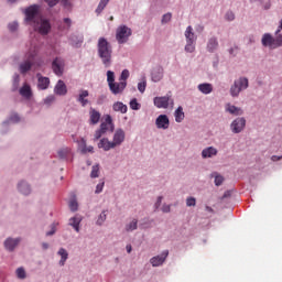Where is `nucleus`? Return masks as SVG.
<instances>
[{"label":"nucleus","instance_id":"1","mask_svg":"<svg viewBox=\"0 0 282 282\" xmlns=\"http://www.w3.org/2000/svg\"><path fill=\"white\" fill-rule=\"evenodd\" d=\"M25 21L29 25H32L35 32L46 36L52 30V24L47 19L41 15V6L32 4L24 10Z\"/></svg>","mask_w":282,"mask_h":282},{"label":"nucleus","instance_id":"2","mask_svg":"<svg viewBox=\"0 0 282 282\" xmlns=\"http://www.w3.org/2000/svg\"><path fill=\"white\" fill-rule=\"evenodd\" d=\"M97 50L98 56L101 58L105 67H111V54H113V50L107 39L99 37Z\"/></svg>","mask_w":282,"mask_h":282},{"label":"nucleus","instance_id":"3","mask_svg":"<svg viewBox=\"0 0 282 282\" xmlns=\"http://www.w3.org/2000/svg\"><path fill=\"white\" fill-rule=\"evenodd\" d=\"M262 45L264 47H269L270 50H276V47H282V34L281 31L278 30L275 32V37L270 33H265L262 36Z\"/></svg>","mask_w":282,"mask_h":282},{"label":"nucleus","instance_id":"4","mask_svg":"<svg viewBox=\"0 0 282 282\" xmlns=\"http://www.w3.org/2000/svg\"><path fill=\"white\" fill-rule=\"evenodd\" d=\"M37 54L39 48L36 46L30 48V51L26 53V59L20 64L19 69L21 74H28V72L32 69V65Z\"/></svg>","mask_w":282,"mask_h":282},{"label":"nucleus","instance_id":"5","mask_svg":"<svg viewBox=\"0 0 282 282\" xmlns=\"http://www.w3.org/2000/svg\"><path fill=\"white\" fill-rule=\"evenodd\" d=\"M249 82L246 77H240L234 82V85L230 87V95L232 98H237L241 91L246 90Z\"/></svg>","mask_w":282,"mask_h":282},{"label":"nucleus","instance_id":"6","mask_svg":"<svg viewBox=\"0 0 282 282\" xmlns=\"http://www.w3.org/2000/svg\"><path fill=\"white\" fill-rule=\"evenodd\" d=\"M133 32L131 31V28L122 24L119 28H117L116 31V39L120 45L127 43L129 41V36H131Z\"/></svg>","mask_w":282,"mask_h":282},{"label":"nucleus","instance_id":"7","mask_svg":"<svg viewBox=\"0 0 282 282\" xmlns=\"http://www.w3.org/2000/svg\"><path fill=\"white\" fill-rule=\"evenodd\" d=\"M153 102L154 107L158 109H169L170 105L173 106V99L169 95L163 97H155Z\"/></svg>","mask_w":282,"mask_h":282},{"label":"nucleus","instance_id":"8","mask_svg":"<svg viewBox=\"0 0 282 282\" xmlns=\"http://www.w3.org/2000/svg\"><path fill=\"white\" fill-rule=\"evenodd\" d=\"M169 257V250H164L160 256H155L150 259V263L152 268H160V265H164V261H166Z\"/></svg>","mask_w":282,"mask_h":282},{"label":"nucleus","instance_id":"9","mask_svg":"<svg viewBox=\"0 0 282 282\" xmlns=\"http://www.w3.org/2000/svg\"><path fill=\"white\" fill-rule=\"evenodd\" d=\"M108 87L111 94H113V96H118L120 94H123L124 89H127V82H121V80H119V83L115 82Z\"/></svg>","mask_w":282,"mask_h":282},{"label":"nucleus","instance_id":"10","mask_svg":"<svg viewBox=\"0 0 282 282\" xmlns=\"http://www.w3.org/2000/svg\"><path fill=\"white\" fill-rule=\"evenodd\" d=\"M242 129H246V119L237 118L231 122L232 133H241Z\"/></svg>","mask_w":282,"mask_h":282},{"label":"nucleus","instance_id":"11","mask_svg":"<svg viewBox=\"0 0 282 282\" xmlns=\"http://www.w3.org/2000/svg\"><path fill=\"white\" fill-rule=\"evenodd\" d=\"M124 138H126L124 130L117 129L112 139V144H115V148L120 147L122 142H124Z\"/></svg>","mask_w":282,"mask_h":282},{"label":"nucleus","instance_id":"12","mask_svg":"<svg viewBox=\"0 0 282 282\" xmlns=\"http://www.w3.org/2000/svg\"><path fill=\"white\" fill-rule=\"evenodd\" d=\"M155 124L158 129H169L171 122L169 121V117L166 115H160L155 120Z\"/></svg>","mask_w":282,"mask_h":282},{"label":"nucleus","instance_id":"13","mask_svg":"<svg viewBox=\"0 0 282 282\" xmlns=\"http://www.w3.org/2000/svg\"><path fill=\"white\" fill-rule=\"evenodd\" d=\"M54 94H56V96H67V85H65V82L62 79L57 82L54 87Z\"/></svg>","mask_w":282,"mask_h":282},{"label":"nucleus","instance_id":"14","mask_svg":"<svg viewBox=\"0 0 282 282\" xmlns=\"http://www.w3.org/2000/svg\"><path fill=\"white\" fill-rule=\"evenodd\" d=\"M19 243H21V238H8L4 241V248L6 250H8L9 252H13L14 248H17L19 246Z\"/></svg>","mask_w":282,"mask_h":282},{"label":"nucleus","instance_id":"15","mask_svg":"<svg viewBox=\"0 0 282 282\" xmlns=\"http://www.w3.org/2000/svg\"><path fill=\"white\" fill-rule=\"evenodd\" d=\"M52 69L56 76H63V59L56 57L52 63Z\"/></svg>","mask_w":282,"mask_h":282},{"label":"nucleus","instance_id":"16","mask_svg":"<svg viewBox=\"0 0 282 282\" xmlns=\"http://www.w3.org/2000/svg\"><path fill=\"white\" fill-rule=\"evenodd\" d=\"M104 133L108 132L109 129L111 132H113V119H111V116L107 115L106 121L100 124L99 128Z\"/></svg>","mask_w":282,"mask_h":282},{"label":"nucleus","instance_id":"17","mask_svg":"<svg viewBox=\"0 0 282 282\" xmlns=\"http://www.w3.org/2000/svg\"><path fill=\"white\" fill-rule=\"evenodd\" d=\"M164 78V68L158 66L152 70V80L153 83H160V80Z\"/></svg>","mask_w":282,"mask_h":282},{"label":"nucleus","instance_id":"18","mask_svg":"<svg viewBox=\"0 0 282 282\" xmlns=\"http://www.w3.org/2000/svg\"><path fill=\"white\" fill-rule=\"evenodd\" d=\"M98 149H104L105 151H111V149H116L112 141H109V139L104 138L98 143Z\"/></svg>","mask_w":282,"mask_h":282},{"label":"nucleus","instance_id":"19","mask_svg":"<svg viewBox=\"0 0 282 282\" xmlns=\"http://www.w3.org/2000/svg\"><path fill=\"white\" fill-rule=\"evenodd\" d=\"M89 122L90 124H98L100 122V112L94 108L89 109Z\"/></svg>","mask_w":282,"mask_h":282},{"label":"nucleus","instance_id":"20","mask_svg":"<svg viewBox=\"0 0 282 282\" xmlns=\"http://www.w3.org/2000/svg\"><path fill=\"white\" fill-rule=\"evenodd\" d=\"M89 97V90H80L78 95V102L82 105V107H87L89 105V100L87 99Z\"/></svg>","mask_w":282,"mask_h":282},{"label":"nucleus","instance_id":"21","mask_svg":"<svg viewBox=\"0 0 282 282\" xmlns=\"http://www.w3.org/2000/svg\"><path fill=\"white\" fill-rule=\"evenodd\" d=\"M20 96L26 98V100H30V98H32V88L30 87V85L24 84L23 87L20 88Z\"/></svg>","mask_w":282,"mask_h":282},{"label":"nucleus","instance_id":"22","mask_svg":"<svg viewBox=\"0 0 282 282\" xmlns=\"http://www.w3.org/2000/svg\"><path fill=\"white\" fill-rule=\"evenodd\" d=\"M226 111H228V113H231V116H242L243 115V110H241V108L232 106L230 104L226 105Z\"/></svg>","mask_w":282,"mask_h":282},{"label":"nucleus","instance_id":"23","mask_svg":"<svg viewBox=\"0 0 282 282\" xmlns=\"http://www.w3.org/2000/svg\"><path fill=\"white\" fill-rule=\"evenodd\" d=\"M185 39L186 42L195 43L197 41V36H195V33L193 32V26H187L185 30Z\"/></svg>","mask_w":282,"mask_h":282},{"label":"nucleus","instance_id":"24","mask_svg":"<svg viewBox=\"0 0 282 282\" xmlns=\"http://www.w3.org/2000/svg\"><path fill=\"white\" fill-rule=\"evenodd\" d=\"M217 153H218V151L215 148L208 147L202 151V158H204V159L215 158V155H217Z\"/></svg>","mask_w":282,"mask_h":282},{"label":"nucleus","instance_id":"25","mask_svg":"<svg viewBox=\"0 0 282 282\" xmlns=\"http://www.w3.org/2000/svg\"><path fill=\"white\" fill-rule=\"evenodd\" d=\"M198 90L200 94H213V84L204 83L198 85Z\"/></svg>","mask_w":282,"mask_h":282},{"label":"nucleus","instance_id":"26","mask_svg":"<svg viewBox=\"0 0 282 282\" xmlns=\"http://www.w3.org/2000/svg\"><path fill=\"white\" fill-rule=\"evenodd\" d=\"M112 109L113 111H119L120 113H127L129 108L122 101H116L112 105Z\"/></svg>","mask_w":282,"mask_h":282},{"label":"nucleus","instance_id":"27","mask_svg":"<svg viewBox=\"0 0 282 282\" xmlns=\"http://www.w3.org/2000/svg\"><path fill=\"white\" fill-rule=\"evenodd\" d=\"M18 188L22 195H30L32 193V188H30V185L26 182H20L18 185Z\"/></svg>","mask_w":282,"mask_h":282},{"label":"nucleus","instance_id":"28","mask_svg":"<svg viewBox=\"0 0 282 282\" xmlns=\"http://www.w3.org/2000/svg\"><path fill=\"white\" fill-rule=\"evenodd\" d=\"M79 149L82 153H94V147H87V141L85 139H82L79 141Z\"/></svg>","mask_w":282,"mask_h":282},{"label":"nucleus","instance_id":"29","mask_svg":"<svg viewBox=\"0 0 282 282\" xmlns=\"http://www.w3.org/2000/svg\"><path fill=\"white\" fill-rule=\"evenodd\" d=\"M219 47V42L217 41V37H210L207 42V50L209 52H215Z\"/></svg>","mask_w":282,"mask_h":282},{"label":"nucleus","instance_id":"30","mask_svg":"<svg viewBox=\"0 0 282 282\" xmlns=\"http://www.w3.org/2000/svg\"><path fill=\"white\" fill-rule=\"evenodd\" d=\"M37 87H39V89H42V90L47 89V87H50V78L39 77Z\"/></svg>","mask_w":282,"mask_h":282},{"label":"nucleus","instance_id":"31","mask_svg":"<svg viewBox=\"0 0 282 282\" xmlns=\"http://www.w3.org/2000/svg\"><path fill=\"white\" fill-rule=\"evenodd\" d=\"M174 118H175V122H183L185 115H184V108H182V106H180L175 112H174Z\"/></svg>","mask_w":282,"mask_h":282},{"label":"nucleus","instance_id":"32","mask_svg":"<svg viewBox=\"0 0 282 282\" xmlns=\"http://www.w3.org/2000/svg\"><path fill=\"white\" fill-rule=\"evenodd\" d=\"M57 254L61 257L59 265H65V261H67L69 257V253L67 252V250H65V248H61Z\"/></svg>","mask_w":282,"mask_h":282},{"label":"nucleus","instance_id":"33","mask_svg":"<svg viewBox=\"0 0 282 282\" xmlns=\"http://www.w3.org/2000/svg\"><path fill=\"white\" fill-rule=\"evenodd\" d=\"M69 226H73L76 232H80V218L78 217L70 218Z\"/></svg>","mask_w":282,"mask_h":282},{"label":"nucleus","instance_id":"34","mask_svg":"<svg viewBox=\"0 0 282 282\" xmlns=\"http://www.w3.org/2000/svg\"><path fill=\"white\" fill-rule=\"evenodd\" d=\"M133 230H138V219L133 218L132 221L126 225L127 232H133Z\"/></svg>","mask_w":282,"mask_h":282},{"label":"nucleus","instance_id":"35","mask_svg":"<svg viewBox=\"0 0 282 282\" xmlns=\"http://www.w3.org/2000/svg\"><path fill=\"white\" fill-rule=\"evenodd\" d=\"M69 153H72V149L64 148L57 152V155H58V158H61V160H65V158H67V155H69Z\"/></svg>","mask_w":282,"mask_h":282},{"label":"nucleus","instance_id":"36","mask_svg":"<svg viewBox=\"0 0 282 282\" xmlns=\"http://www.w3.org/2000/svg\"><path fill=\"white\" fill-rule=\"evenodd\" d=\"M212 177H215V185L216 186H221V184H224V176H221L220 174H218L217 172H214L212 174Z\"/></svg>","mask_w":282,"mask_h":282},{"label":"nucleus","instance_id":"37","mask_svg":"<svg viewBox=\"0 0 282 282\" xmlns=\"http://www.w3.org/2000/svg\"><path fill=\"white\" fill-rule=\"evenodd\" d=\"M107 83H108V87H110L111 85H113V83H116V74L112 70L107 72Z\"/></svg>","mask_w":282,"mask_h":282},{"label":"nucleus","instance_id":"38","mask_svg":"<svg viewBox=\"0 0 282 282\" xmlns=\"http://www.w3.org/2000/svg\"><path fill=\"white\" fill-rule=\"evenodd\" d=\"M107 3H109V0H100L97 9H96V14H101L102 10H105V8H107Z\"/></svg>","mask_w":282,"mask_h":282},{"label":"nucleus","instance_id":"39","mask_svg":"<svg viewBox=\"0 0 282 282\" xmlns=\"http://www.w3.org/2000/svg\"><path fill=\"white\" fill-rule=\"evenodd\" d=\"M68 206L73 213H76V210H78V202L75 198L69 200Z\"/></svg>","mask_w":282,"mask_h":282},{"label":"nucleus","instance_id":"40","mask_svg":"<svg viewBox=\"0 0 282 282\" xmlns=\"http://www.w3.org/2000/svg\"><path fill=\"white\" fill-rule=\"evenodd\" d=\"M185 52L193 54L195 52V42H186Z\"/></svg>","mask_w":282,"mask_h":282},{"label":"nucleus","instance_id":"41","mask_svg":"<svg viewBox=\"0 0 282 282\" xmlns=\"http://www.w3.org/2000/svg\"><path fill=\"white\" fill-rule=\"evenodd\" d=\"M105 221H107V214H106V212L104 210V212L99 215V217H98V219H97V225H98V226H102V224H105Z\"/></svg>","mask_w":282,"mask_h":282},{"label":"nucleus","instance_id":"42","mask_svg":"<svg viewBox=\"0 0 282 282\" xmlns=\"http://www.w3.org/2000/svg\"><path fill=\"white\" fill-rule=\"evenodd\" d=\"M100 173V166L99 165H94L91 173H90V177L96 178L99 176Z\"/></svg>","mask_w":282,"mask_h":282},{"label":"nucleus","instance_id":"43","mask_svg":"<svg viewBox=\"0 0 282 282\" xmlns=\"http://www.w3.org/2000/svg\"><path fill=\"white\" fill-rule=\"evenodd\" d=\"M130 109L133 111L140 110V104L138 102V99L134 98L130 101Z\"/></svg>","mask_w":282,"mask_h":282},{"label":"nucleus","instance_id":"44","mask_svg":"<svg viewBox=\"0 0 282 282\" xmlns=\"http://www.w3.org/2000/svg\"><path fill=\"white\" fill-rule=\"evenodd\" d=\"M129 78V70L128 69H123L121 75H120V78L119 80L121 83H127V79Z\"/></svg>","mask_w":282,"mask_h":282},{"label":"nucleus","instance_id":"45","mask_svg":"<svg viewBox=\"0 0 282 282\" xmlns=\"http://www.w3.org/2000/svg\"><path fill=\"white\" fill-rule=\"evenodd\" d=\"M102 135H105V132L99 128L98 130L95 131L94 140L95 141L100 140Z\"/></svg>","mask_w":282,"mask_h":282},{"label":"nucleus","instance_id":"46","mask_svg":"<svg viewBox=\"0 0 282 282\" xmlns=\"http://www.w3.org/2000/svg\"><path fill=\"white\" fill-rule=\"evenodd\" d=\"M56 100V97L54 95H50L44 99V105H53V102Z\"/></svg>","mask_w":282,"mask_h":282},{"label":"nucleus","instance_id":"47","mask_svg":"<svg viewBox=\"0 0 282 282\" xmlns=\"http://www.w3.org/2000/svg\"><path fill=\"white\" fill-rule=\"evenodd\" d=\"M9 30L10 32H17L19 30V23L18 22L9 23Z\"/></svg>","mask_w":282,"mask_h":282},{"label":"nucleus","instance_id":"48","mask_svg":"<svg viewBox=\"0 0 282 282\" xmlns=\"http://www.w3.org/2000/svg\"><path fill=\"white\" fill-rule=\"evenodd\" d=\"M138 90L141 93V94H144V91L147 90V82H141L138 84Z\"/></svg>","mask_w":282,"mask_h":282},{"label":"nucleus","instance_id":"49","mask_svg":"<svg viewBox=\"0 0 282 282\" xmlns=\"http://www.w3.org/2000/svg\"><path fill=\"white\" fill-rule=\"evenodd\" d=\"M17 275H18V279H25V269L19 268L17 270Z\"/></svg>","mask_w":282,"mask_h":282},{"label":"nucleus","instance_id":"50","mask_svg":"<svg viewBox=\"0 0 282 282\" xmlns=\"http://www.w3.org/2000/svg\"><path fill=\"white\" fill-rule=\"evenodd\" d=\"M197 200L195 199V197H188L186 199V206H196Z\"/></svg>","mask_w":282,"mask_h":282},{"label":"nucleus","instance_id":"51","mask_svg":"<svg viewBox=\"0 0 282 282\" xmlns=\"http://www.w3.org/2000/svg\"><path fill=\"white\" fill-rule=\"evenodd\" d=\"M225 19H226V21H235V13L232 11H228L225 14Z\"/></svg>","mask_w":282,"mask_h":282},{"label":"nucleus","instance_id":"52","mask_svg":"<svg viewBox=\"0 0 282 282\" xmlns=\"http://www.w3.org/2000/svg\"><path fill=\"white\" fill-rule=\"evenodd\" d=\"M172 17L173 15L171 13H165L162 18V23H169V21H171Z\"/></svg>","mask_w":282,"mask_h":282},{"label":"nucleus","instance_id":"53","mask_svg":"<svg viewBox=\"0 0 282 282\" xmlns=\"http://www.w3.org/2000/svg\"><path fill=\"white\" fill-rule=\"evenodd\" d=\"M102 188H105V182H101V183H99V184L96 186L95 193H96V194L102 193Z\"/></svg>","mask_w":282,"mask_h":282},{"label":"nucleus","instance_id":"54","mask_svg":"<svg viewBox=\"0 0 282 282\" xmlns=\"http://www.w3.org/2000/svg\"><path fill=\"white\" fill-rule=\"evenodd\" d=\"M45 1V3H47V6L50 7V8H54V6H57L58 4V1L59 0H44Z\"/></svg>","mask_w":282,"mask_h":282},{"label":"nucleus","instance_id":"55","mask_svg":"<svg viewBox=\"0 0 282 282\" xmlns=\"http://www.w3.org/2000/svg\"><path fill=\"white\" fill-rule=\"evenodd\" d=\"M19 120H21V118L19 117V115L14 113L10 117V121L11 122H19Z\"/></svg>","mask_w":282,"mask_h":282},{"label":"nucleus","instance_id":"56","mask_svg":"<svg viewBox=\"0 0 282 282\" xmlns=\"http://www.w3.org/2000/svg\"><path fill=\"white\" fill-rule=\"evenodd\" d=\"M162 213H171V205H163Z\"/></svg>","mask_w":282,"mask_h":282},{"label":"nucleus","instance_id":"57","mask_svg":"<svg viewBox=\"0 0 282 282\" xmlns=\"http://www.w3.org/2000/svg\"><path fill=\"white\" fill-rule=\"evenodd\" d=\"M160 206H162V196H159L155 203V208H160Z\"/></svg>","mask_w":282,"mask_h":282},{"label":"nucleus","instance_id":"58","mask_svg":"<svg viewBox=\"0 0 282 282\" xmlns=\"http://www.w3.org/2000/svg\"><path fill=\"white\" fill-rule=\"evenodd\" d=\"M271 160H272V162H279V160H282V155H281V156H279V155H272V156H271Z\"/></svg>","mask_w":282,"mask_h":282},{"label":"nucleus","instance_id":"59","mask_svg":"<svg viewBox=\"0 0 282 282\" xmlns=\"http://www.w3.org/2000/svg\"><path fill=\"white\" fill-rule=\"evenodd\" d=\"M264 10H270L272 8V2L268 1L263 4Z\"/></svg>","mask_w":282,"mask_h":282},{"label":"nucleus","instance_id":"60","mask_svg":"<svg viewBox=\"0 0 282 282\" xmlns=\"http://www.w3.org/2000/svg\"><path fill=\"white\" fill-rule=\"evenodd\" d=\"M64 23L68 24L69 28V25H72V20L69 18H65Z\"/></svg>","mask_w":282,"mask_h":282},{"label":"nucleus","instance_id":"61","mask_svg":"<svg viewBox=\"0 0 282 282\" xmlns=\"http://www.w3.org/2000/svg\"><path fill=\"white\" fill-rule=\"evenodd\" d=\"M126 250H127L128 254H131V250H132L131 245H127Z\"/></svg>","mask_w":282,"mask_h":282},{"label":"nucleus","instance_id":"62","mask_svg":"<svg viewBox=\"0 0 282 282\" xmlns=\"http://www.w3.org/2000/svg\"><path fill=\"white\" fill-rule=\"evenodd\" d=\"M56 230L53 228L51 231L46 232V237H52Z\"/></svg>","mask_w":282,"mask_h":282},{"label":"nucleus","instance_id":"63","mask_svg":"<svg viewBox=\"0 0 282 282\" xmlns=\"http://www.w3.org/2000/svg\"><path fill=\"white\" fill-rule=\"evenodd\" d=\"M42 248L43 250H47V248H50V245L47 242H43Z\"/></svg>","mask_w":282,"mask_h":282},{"label":"nucleus","instance_id":"64","mask_svg":"<svg viewBox=\"0 0 282 282\" xmlns=\"http://www.w3.org/2000/svg\"><path fill=\"white\" fill-rule=\"evenodd\" d=\"M205 208H206L207 213H215V210L210 206H206Z\"/></svg>","mask_w":282,"mask_h":282}]
</instances>
